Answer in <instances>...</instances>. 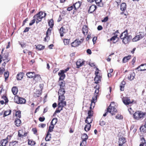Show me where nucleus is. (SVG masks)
Returning a JSON list of instances; mask_svg holds the SVG:
<instances>
[{
	"label": "nucleus",
	"mask_w": 146,
	"mask_h": 146,
	"mask_svg": "<svg viewBox=\"0 0 146 146\" xmlns=\"http://www.w3.org/2000/svg\"><path fill=\"white\" fill-rule=\"evenodd\" d=\"M123 103L127 106H131L133 103V100L131 101L129 98L126 97H123L122 98Z\"/></svg>",
	"instance_id": "6e6552de"
},
{
	"label": "nucleus",
	"mask_w": 146,
	"mask_h": 146,
	"mask_svg": "<svg viewBox=\"0 0 146 146\" xmlns=\"http://www.w3.org/2000/svg\"><path fill=\"white\" fill-rule=\"evenodd\" d=\"M19 44L21 45V47L22 48L25 47L26 46V44L23 42H20Z\"/></svg>",
	"instance_id": "052dcab7"
},
{
	"label": "nucleus",
	"mask_w": 146,
	"mask_h": 146,
	"mask_svg": "<svg viewBox=\"0 0 146 146\" xmlns=\"http://www.w3.org/2000/svg\"><path fill=\"white\" fill-rule=\"evenodd\" d=\"M82 32L84 35H87L88 31V27L86 25L83 26L82 28Z\"/></svg>",
	"instance_id": "a211bd4d"
},
{
	"label": "nucleus",
	"mask_w": 146,
	"mask_h": 146,
	"mask_svg": "<svg viewBox=\"0 0 146 146\" xmlns=\"http://www.w3.org/2000/svg\"><path fill=\"white\" fill-rule=\"evenodd\" d=\"M117 112V110L115 106H112L111 104H110L106 110V112L104 113L103 116L105 117L108 113L109 112L111 113V115H115Z\"/></svg>",
	"instance_id": "20e7f679"
},
{
	"label": "nucleus",
	"mask_w": 146,
	"mask_h": 146,
	"mask_svg": "<svg viewBox=\"0 0 146 146\" xmlns=\"http://www.w3.org/2000/svg\"><path fill=\"white\" fill-rule=\"evenodd\" d=\"M85 61L83 60L79 59L76 62V68H78L84 64Z\"/></svg>",
	"instance_id": "ddd939ff"
},
{
	"label": "nucleus",
	"mask_w": 146,
	"mask_h": 146,
	"mask_svg": "<svg viewBox=\"0 0 146 146\" xmlns=\"http://www.w3.org/2000/svg\"><path fill=\"white\" fill-rule=\"evenodd\" d=\"M63 42L65 45H68L69 44L70 39H64Z\"/></svg>",
	"instance_id": "6e6d98bb"
},
{
	"label": "nucleus",
	"mask_w": 146,
	"mask_h": 146,
	"mask_svg": "<svg viewBox=\"0 0 146 146\" xmlns=\"http://www.w3.org/2000/svg\"><path fill=\"white\" fill-rule=\"evenodd\" d=\"M4 77L5 78V81H6L9 78V72L8 71L5 72L4 74Z\"/></svg>",
	"instance_id": "79ce46f5"
},
{
	"label": "nucleus",
	"mask_w": 146,
	"mask_h": 146,
	"mask_svg": "<svg viewBox=\"0 0 146 146\" xmlns=\"http://www.w3.org/2000/svg\"><path fill=\"white\" fill-rule=\"evenodd\" d=\"M8 142V141L5 139H2L0 141V143L2 146H6Z\"/></svg>",
	"instance_id": "c9c22d12"
},
{
	"label": "nucleus",
	"mask_w": 146,
	"mask_h": 146,
	"mask_svg": "<svg viewBox=\"0 0 146 146\" xmlns=\"http://www.w3.org/2000/svg\"><path fill=\"white\" fill-rule=\"evenodd\" d=\"M11 113V110L10 109L4 111L3 112V117H4L8 115H10Z\"/></svg>",
	"instance_id": "5701e85b"
},
{
	"label": "nucleus",
	"mask_w": 146,
	"mask_h": 146,
	"mask_svg": "<svg viewBox=\"0 0 146 146\" xmlns=\"http://www.w3.org/2000/svg\"><path fill=\"white\" fill-rule=\"evenodd\" d=\"M93 120L92 117L87 116L85 120V122L87 123L90 124L92 122Z\"/></svg>",
	"instance_id": "c85d7f7f"
},
{
	"label": "nucleus",
	"mask_w": 146,
	"mask_h": 146,
	"mask_svg": "<svg viewBox=\"0 0 146 146\" xmlns=\"http://www.w3.org/2000/svg\"><path fill=\"white\" fill-rule=\"evenodd\" d=\"M41 79V78L40 75L38 74H36L33 78V80H35L36 82L40 81Z\"/></svg>",
	"instance_id": "393cba45"
},
{
	"label": "nucleus",
	"mask_w": 146,
	"mask_h": 146,
	"mask_svg": "<svg viewBox=\"0 0 146 146\" xmlns=\"http://www.w3.org/2000/svg\"><path fill=\"white\" fill-rule=\"evenodd\" d=\"M140 39H141L143 38L145 36L144 33L142 32H140L139 34L138 35Z\"/></svg>",
	"instance_id": "3c124183"
},
{
	"label": "nucleus",
	"mask_w": 146,
	"mask_h": 146,
	"mask_svg": "<svg viewBox=\"0 0 146 146\" xmlns=\"http://www.w3.org/2000/svg\"><path fill=\"white\" fill-rule=\"evenodd\" d=\"M74 8L73 5L71 6L68 7L67 8V10L70 11L71 10H72Z\"/></svg>",
	"instance_id": "0e129e2a"
},
{
	"label": "nucleus",
	"mask_w": 146,
	"mask_h": 146,
	"mask_svg": "<svg viewBox=\"0 0 146 146\" xmlns=\"http://www.w3.org/2000/svg\"><path fill=\"white\" fill-rule=\"evenodd\" d=\"M131 55H129L124 57L122 60L123 62L124 63L127 62L131 58Z\"/></svg>",
	"instance_id": "cd10ccee"
},
{
	"label": "nucleus",
	"mask_w": 146,
	"mask_h": 146,
	"mask_svg": "<svg viewBox=\"0 0 146 146\" xmlns=\"http://www.w3.org/2000/svg\"><path fill=\"white\" fill-rule=\"evenodd\" d=\"M94 88L96 89L94 94H96V95L95 96V98H96V100L97 99V96L98 95L99 92V89L100 88V86L99 85H97L96 86L94 87Z\"/></svg>",
	"instance_id": "f3484780"
},
{
	"label": "nucleus",
	"mask_w": 146,
	"mask_h": 146,
	"mask_svg": "<svg viewBox=\"0 0 146 146\" xmlns=\"http://www.w3.org/2000/svg\"><path fill=\"white\" fill-rule=\"evenodd\" d=\"M58 121V119L56 118H53L51 122V124L54 125H55Z\"/></svg>",
	"instance_id": "09e8293b"
},
{
	"label": "nucleus",
	"mask_w": 146,
	"mask_h": 146,
	"mask_svg": "<svg viewBox=\"0 0 146 146\" xmlns=\"http://www.w3.org/2000/svg\"><path fill=\"white\" fill-rule=\"evenodd\" d=\"M58 82V85L60 86V88L58 90V94H65L66 92L65 82L63 80H59Z\"/></svg>",
	"instance_id": "39448f33"
},
{
	"label": "nucleus",
	"mask_w": 146,
	"mask_h": 146,
	"mask_svg": "<svg viewBox=\"0 0 146 146\" xmlns=\"http://www.w3.org/2000/svg\"><path fill=\"white\" fill-rule=\"evenodd\" d=\"M33 19L32 20L30 23L29 24V25L30 26H31L35 22V21H36V20L35 19V18H33Z\"/></svg>",
	"instance_id": "e2e57ef3"
},
{
	"label": "nucleus",
	"mask_w": 146,
	"mask_h": 146,
	"mask_svg": "<svg viewBox=\"0 0 146 146\" xmlns=\"http://www.w3.org/2000/svg\"><path fill=\"white\" fill-rule=\"evenodd\" d=\"M97 8V7L95 5H92L90 6L88 9V12L89 13H92L95 11Z\"/></svg>",
	"instance_id": "2eb2a0df"
},
{
	"label": "nucleus",
	"mask_w": 146,
	"mask_h": 146,
	"mask_svg": "<svg viewBox=\"0 0 146 146\" xmlns=\"http://www.w3.org/2000/svg\"><path fill=\"white\" fill-rule=\"evenodd\" d=\"M24 74L23 72H20L19 73L17 76V79L18 80H21L23 78Z\"/></svg>",
	"instance_id": "bb28decb"
},
{
	"label": "nucleus",
	"mask_w": 146,
	"mask_h": 146,
	"mask_svg": "<svg viewBox=\"0 0 146 146\" xmlns=\"http://www.w3.org/2000/svg\"><path fill=\"white\" fill-rule=\"evenodd\" d=\"M38 119L39 121L41 122L43 121L45 119V118L44 117H39Z\"/></svg>",
	"instance_id": "774afa93"
},
{
	"label": "nucleus",
	"mask_w": 146,
	"mask_h": 146,
	"mask_svg": "<svg viewBox=\"0 0 146 146\" xmlns=\"http://www.w3.org/2000/svg\"><path fill=\"white\" fill-rule=\"evenodd\" d=\"M32 131L33 132L34 134L37 135V130L36 128H33Z\"/></svg>",
	"instance_id": "69168bd1"
},
{
	"label": "nucleus",
	"mask_w": 146,
	"mask_h": 146,
	"mask_svg": "<svg viewBox=\"0 0 146 146\" xmlns=\"http://www.w3.org/2000/svg\"><path fill=\"white\" fill-rule=\"evenodd\" d=\"M28 144L29 145H35L36 143L35 141L32 139H28Z\"/></svg>",
	"instance_id": "a19ab883"
},
{
	"label": "nucleus",
	"mask_w": 146,
	"mask_h": 146,
	"mask_svg": "<svg viewBox=\"0 0 146 146\" xmlns=\"http://www.w3.org/2000/svg\"><path fill=\"white\" fill-rule=\"evenodd\" d=\"M27 134V133L23 129H20L18 131V136L19 137L23 138L26 137Z\"/></svg>",
	"instance_id": "1a4fd4ad"
},
{
	"label": "nucleus",
	"mask_w": 146,
	"mask_h": 146,
	"mask_svg": "<svg viewBox=\"0 0 146 146\" xmlns=\"http://www.w3.org/2000/svg\"><path fill=\"white\" fill-rule=\"evenodd\" d=\"M141 70L142 71H144L146 70V64H142L141 65Z\"/></svg>",
	"instance_id": "864d4df0"
},
{
	"label": "nucleus",
	"mask_w": 146,
	"mask_h": 146,
	"mask_svg": "<svg viewBox=\"0 0 146 146\" xmlns=\"http://www.w3.org/2000/svg\"><path fill=\"white\" fill-rule=\"evenodd\" d=\"M9 54L8 53H4L2 56L3 60H6V62H8L10 60V58H9Z\"/></svg>",
	"instance_id": "dca6fc26"
},
{
	"label": "nucleus",
	"mask_w": 146,
	"mask_h": 146,
	"mask_svg": "<svg viewBox=\"0 0 146 146\" xmlns=\"http://www.w3.org/2000/svg\"><path fill=\"white\" fill-rule=\"evenodd\" d=\"M64 70H60L58 73V75L60 76L59 80H62L64 79L66 75L64 74Z\"/></svg>",
	"instance_id": "4468645a"
},
{
	"label": "nucleus",
	"mask_w": 146,
	"mask_h": 146,
	"mask_svg": "<svg viewBox=\"0 0 146 146\" xmlns=\"http://www.w3.org/2000/svg\"><path fill=\"white\" fill-rule=\"evenodd\" d=\"M140 39L138 35L136 36L133 38L132 39L133 41L136 42L139 40Z\"/></svg>",
	"instance_id": "bf43d9fd"
},
{
	"label": "nucleus",
	"mask_w": 146,
	"mask_h": 146,
	"mask_svg": "<svg viewBox=\"0 0 146 146\" xmlns=\"http://www.w3.org/2000/svg\"><path fill=\"white\" fill-rule=\"evenodd\" d=\"M48 24L50 28L52 29L54 25V20L52 19H51L48 21Z\"/></svg>",
	"instance_id": "e433bc0d"
},
{
	"label": "nucleus",
	"mask_w": 146,
	"mask_h": 146,
	"mask_svg": "<svg viewBox=\"0 0 146 146\" xmlns=\"http://www.w3.org/2000/svg\"><path fill=\"white\" fill-rule=\"evenodd\" d=\"M14 122L15 125L17 127L20 126L21 124V121L19 118H16Z\"/></svg>",
	"instance_id": "aec40b11"
},
{
	"label": "nucleus",
	"mask_w": 146,
	"mask_h": 146,
	"mask_svg": "<svg viewBox=\"0 0 146 146\" xmlns=\"http://www.w3.org/2000/svg\"><path fill=\"white\" fill-rule=\"evenodd\" d=\"M90 110H88V116L90 117H92L93 115V111L92 110V107L90 106Z\"/></svg>",
	"instance_id": "72a5a7b5"
},
{
	"label": "nucleus",
	"mask_w": 146,
	"mask_h": 146,
	"mask_svg": "<svg viewBox=\"0 0 146 146\" xmlns=\"http://www.w3.org/2000/svg\"><path fill=\"white\" fill-rule=\"evenodd\" d=\"M14 101L17 104H24L26 102V100L25 98L21 97L18 95H16L14 97Z\"/></svg>",
	"instance_id": "423d86ee"
},
{
	"label": "nucleus",
	"mask_w": 146,
	"mask_h": 146,
	"mask_svg": "<svg viewBox=\"0 0 146 146\" xmlns=\"http://www.w3.org/2000/svg\"><path fill=\"white\" fill-rule=\"evenodd\" d=\"M15 112V116L17 118H20L21 117V111L20 110L17 111L14 110L13 111Z\"/></svg>",
	"instance_id": "a878e982"
},
{
	"label": "nucleus",
	"mask_w": 146,
	"mask_h": 146,
	"mask_svg": "<svg viewBox=\"0 0 146 146\" xmlns=\"http://www.w3.org/2000/svg\"><path fill=\"white\" fill-rule=\"evenodd\" d=\"M68 31V30L65 28V26L63 25L59 30V33L60 34V36L62 37L64 36V34L66 33Z\"/></svg>",
	"instance_id": "f8f14e48"
},
{
	"label": "nucleus",
	"mask_w": 146,
	"mask_h": 146,
	"mask_svg": "<svg viewBox=\"0 0 146 146\" xmlns=\"http://www.w3.org/2000/svg\"><path fill=\"white\" fill-rule=\"evenodd\" d=\"M52 30V29L50 28L48 29L46 33V36L44 38V41H48L50 40L49 36L51 34Z\"/></svg>",
	"instance_id": "9d476101"
},
{
	"label": "nucleus",
	"mask_w": 146,
	"mask_h": 146,
	"mask_svg": "<svg viewBox=\"0 0 146 146\" xmlns=\"http://www.w3.org/2000/svg\"><path fill=\"white\" fill-rule=\"evenodd\" d=\"M87 124H86L84 128V129L85 131H89L90 130V128L91 127V125L89 123H87Z\"/></svg>",
	"instance_id": "4c0bfd02"
},
{
	"label": "nucleus",
	"mask_w": 146,
	"mask_h": 146,
	"mask_svg": "<svg viewBox=\"0 0 146 146\" xmlns=\"http://www.w3.org/2000/svg\"><path fill=\"white\" fill-rule=\"evenodd\" d=\"M141 139L142 141V142L141 143L139 146H146V142L145 141V139L143 137Z\"/></svg>",
	"instance_id": "37998d69"
},
{
	"label": "nucleus",
	"mask_w": 146,
	"mask_h": 146,
	"mask_svg": "<svg viewBox=\"0 0 146 146\" xmlns=\"http://www.w3.org/2000/svg\"><path fill=\"white\" fill-rule=\"evenodd\" d=\"M5 71V69L4 68L0 67V77L3 74V72Z\"/></svg>",
	"instance_id": "5fc2aeb1"
},
{
	"label": "nucleus",
	"mask_w": 146,
	"mask_h": 146,
	"mask_svg": "<svg viewBox=\"0 0 146 146\" xmlns=\"http://www.w3.org/2000/svg\"><path fill=\"white\" fill-rule=\"evenodd\" d=\"M116 38H118L117 37V35H116L112 37L110 39V41H112L113 43H115L116 42H115L114 41L116 40Z\"/></svg>",
	"instance_id": "603ef678"
},
{
	"label": "nucleus",
	"mask_w": 146,
	"mask_h": 146,
	"mask_svg": "<svg viewBox=\"0 0 146 146\" xmlns=\"http://www.w3.org/2000/svg\"><path fill=\"white\" fill-rule=\"evenodd\" d=\"M63 110V108L62 107H60L59 108L58 107V108L56 110L54 113H60L61 111L62 110Z\"/></svg>",
	"instance_id": "13d9d810"
},
{
	"label": "nucleus",
	"mask_w": 146,
	"mask_h": 146,
	"mask_svg": "<svg viewBox=\"0 0 146 146\" xmlns=\"http://www.w3.org/2000/svg\"><path fill=\"white\" fill-rule=\"evenodd\" d=\"M88 136L86 133L83 134L82 136V141H86V140L88 139Z\"/></svg>",
	"instance_id": "c03bdc74"
},
{
	"label": "nucleus",
	"mask_w": 146,
	"mask_h": 146,
	"mask_svg": "<svg viewBox=\"0 0 146 146\" xmlns=\"http://www.w3.org/2000/svg\"><path fill=\"white\" fill-rule=\"evenodd\" d=\"M134 76L133 75L132 73L131 72H130L129 75L128 77V78L129 80H131L133 79Z\"/></svg>",
	"instance_id": "a18cd8bd"
},
{
	"label": "nucleus",
	"mask_w": 146,
	"mask_h": 146,
	"mask_svg": "<svg viewBox=\"0 0 146 146\" xmlns=\"http://www.w3.org/2000/svg\"><path fill=\"white\" fill-rule=\"evenodd\" d=\"M81 43V42L79 40V39L77 38L71 43V46L72 47H77L80 45Z\"/></svg>",
	"instance_id": "9b49d317"
},
{
	"label": "nucleus",
	"mask_w": 146,
	"mask_h": 146,
	"mask_svg": "<svg viewBox=\"0 0 146 146\" xmlns=\"http://www.w3.org/2000/svg\"><path fill=\"white\" fill-rule=\"evenodd\" d=\"M2 98L5 101V104H7L9 102V100L7 97L5 96H3L2 97Z\"/></svg>",
	"instance_id": "8fccbe9b"
},
{
	"label": "nucleus",
	"mask_w": 146,
	"mask_h": 146,
	"mask_svg": "<svg viewBox=\"0 0 146 146\" xmlns=\"http://www.w3.org/2000/svg\"><path fill=\"white\" fill-rule=\"evenodd\" d=\"M146 128L145 127H144L143 125H141L139 129L141 132L145 133L146 132Z\"/></svg>",
	"instance_id": "de8ad7c7"
},
{
	"label": "nucleus",
	"mask_w": 146,
	"mask_h": 146,
	"mask_svg": "<svg viewBox=\"0 0 146 146\" xmlns=\"http://www.w3.org/2000/svg\"><path fill=\"white\" fill-rule=\"evenodd\" d=\"M101 78L102 77L100 76H96L94 79V80L95 81L94 83L96 84L99 83L101 81Z\"/></svg>",
	"instance_id": "7c9ffc66"
},
{
	"label": "nucleus",
	"mask_w": 146,
	"mask_h": 146,
	"mask_svg": "<svg viewBox=\"0 0 146 146\" xmlns=\"http://www.w3.org/2000/svg\"><path fill=\"white\" fill-rule=\"evenodd\" d=\"M108 19V16L106 17L103 19L102 20V22H105L107 21Z\"/></svg>",
	"instance_id": "338daca9"
},
{
	"label": "nucleus",
	"mask_w": 146,
	"mask_h": 146,
	"mask_svg": "<svg viewBox=\"0 0 146 146\" xmlns=\"http://www.w3.org/2000/svg\"><path fill=\"white\" fill-rule=\"evenodd\" d=\"M86 141H82V142L80 143V146H86Z\"/></svg>",
	"instance_id": "680f3d73"
},
{
	"label": "nucleus",
	"mask_w": 146,
	"mask_h": 146,
	"mask_svg": "<svg viewBox=\"0 0 146 146\" xmlns=\"http://www.w3.org/2000/svg\"><path fill=\"white\" fill-rule=\"evenodd\" d=\"M94 1L98 6L101 7L103 6V3L102 0H95Z\"/></svg>",
	"instance_id": "c756f323"
},
{
	"label": "nucleus",
	"mask_w": 146,
	"mask_h": 146,
	"mask_svg": "<svg viewBox=\"0 0 146 146\" xmlns=\"http://www.w3.org/2000/svg\"><path fill=\"white\" fill-rule=\"evenodd\" d=\"M145 113L141 111H136L133 115L134 118L136 120H139L143 118Z\"/></svg>",
	"instance_id": "0eeeda50"
},
{
	"label": "nucleus",
	"mask_w": 146,
	"mask_h": 146,
	"mask_svg": "<svg viewBox=\"0 0 146 146\" xmlns=\"http://www.w3.org/2000/svg\"><path fill=\"white\" fill-rule=\"evenodd\" d=\"M120 38L122 40V42L124 44H128L131 40L132 36L128 35L127 30H126L121 34Z\"/></svg>",
	"instance_id": "f257e3e1"
},
{
	"label": "nucleus",
	"mask_w": 146,
	"mask_h": 146,
	"mask_svg": "<svg viewBox=\"0 0 146 146\" xmlns=\"http://www.w3.org/2000/svg\"><path fill=\"white\" fill-rule=\"evenodd\" d=\"M126 142L125 139L123 137H121L119 139V145H123Z\"/></svg>",
	"instance_id": "b1692460"
},
{
	"label": "nucleus",
	"mask_w": 146,
	"mask_h": 146,
	"mask_svg": "<svg viewBox=\"0 0 146 146\" xmlns=\"http://www.w3.org/2000/svg\"><path fill=\"white\" fill-rule=\"evenodd\" d=\"M127 8V5L125 3H122L120 5V10L122 11H125Z\"/></svg>",
	"instance_id": "4be33fe9"
},
{
	"label": "nucleus",
	"mask_w": 146,
	"mask_h": 146,
	"mask_svg": "<svg viewBox=\"0 0 146 146\" xmlns=\"http://www.w3.org/2000/svg\"><path fill=\"white\" fill-rule=\"evenodd\" d=\"M51 135L50 133L47 132V134L45 137V140L46 141H50L51 138Z\"/></svg>",
	"instance_id": "473e14b6"
},
{
	"label": "nucleus",
	"mask_w": 146,
	"mask_h": 146,
	"mask_svg": "<svg viewBox=\"0 0 146 146\" xmlns=\"http://www.w3.org/2000/svg\"><path fill=\"white\" fill-rule=\"evenodd\" d=\"M46 15V13L43 11H40L38 13L35 15L33 17V18H35L36 20V23L37 24L41 21L42 19L45 17Z\"/></svg>",
	"instance_id": "7ed1b4c3"
},
{
	"label": "nucleus",
	"mask_w": 146,
	"mask_h": 146,
	"mask_svg": "<svg viewBox=\"0 0 146 146\" xmlns=\"http://www.w3.org/2000/svg\"><path fill=\"white\" fill-rule=\"evenodd\" d=\"M54 125L51 124L49 127V129L48 130L47 132L50 133L52 132L53 131V129L54 128Z\"/></svg>",
	"instance_id": "49530a36"
},
{
	"label": "nucleus",
	"mask_w": 146,
	"mask_h": 146,
	"mask_svg": "<svg viewBox=\"0 0 146 146\" xmlns=\"http://www.w3.org/2000/svg\"><path fill=\"white\" fill-rule=\"evenodd\" d=\"M65 94H58V108H63L66 106V102L65 101V98L64 95Z\"/></svg>",
	"instance_id": "f03ea898"
},
{
	"label": "nucleus",
	"mask_w": 146,
	"mask_h": 146,
	"mask_svg": "<svg viewBox=\"0 0 146 146\" xmlns=\"http://www.w3.org/2000/svg\"><path fill=\"white\" fill-rule=\"evenodd\" d=\"M44 46H43L41 44H38L36 47V49L39 50H41L44 49Z\"/></svg>",
	"instance_id": "58836bf2"
},
{
	"label": "nucleus",
	"mask_w": 146,
	"mask_h": 146,
	"mask_svg": "<svg viewBox=\"0 0 146 146\" xmlns=\"http://www.w3.org/2000/svg\"><path fill=\"white\" fill-rule=\"evenodd\" d=\"M18 141H12L10 142L9 146H15L16 145L18 144Z\"/></svg>",
	"instance_id": "ea45409f"
},
{
	"label": "nucleus",
	"mask_w": 146,
	"mask_h": 146,
	"mask_svg": "<svg viewBox=\"0 0 146 146\" xmlns=\"http://www.w3.org/2000/svg\"><path fill=\"white\" fill-rule=\"evenodd\" d=\"M35 74L34 72H29L27 73L26 75L29 78H33Z\"/></svg>",
	"instance_id": "412c9836"
},
{
	"label": "nucleus",
	"mask_w": 146,
	"mask_h": 146,
	"mask_svg": "<svg viewBox=\"0 0 146 146\" xmlns=\"http://www.w3.org/2000/svg\"><path fill=\"white\" fill-rule=\"evenodd\" d=\"M125 82L123 80L121 82L120 86V90L121 91H123L124 90L125 86Z\"/></svg>",
	"instance_id": "f704fd0d"
},
{
	"label": "nucleus",
	"mask_w": 146,
	"mask_h": 146,
	"mask_svg": "<svg viewBox=\"0 0 146 146\" xmlns=\"http://www.w3.org/2000/svg\"><path fill=\"white\" fill-rule=\"evenodd\" d=\"M12 92L14 95L17 94L18 92V89L16 86H14L12 88Z\"/></svg>",
	"instance_id": "2f4dec72"
},
{
	"label": "nucleus",
	"mask_w": 146,
	"mask_h": 146,
	"mask_svg": "<svg viewBox=\"0 0 146 146\" xmlns=\"http://www.w3.org/2000/svg\"><path fill=\"white\" fill-rule=\"evenodd\" d=\"M106 122L105 121L101 119L99 122V125L101 126H103L105 125Z\"/></svg>",
	"instance_id": "4d7b16f0"
},
{
	"label": "nucleus",
	"mask_w": 146,
	"mask_h": 146,
	"mask_svg": "<svg viewBox=\"0 0 146 146\" xmlns=\"http://www.w3.org/2000/svg\"><path fill=\"white\" fill-rule=\"evenodd\" d=\"M82 2L80 1H78L76 2L75 3L73 4V5L74 8V10H77L80 7Z\"/></svg>",
	"instance_id": "6ab92c4d"
}]
</instances>
